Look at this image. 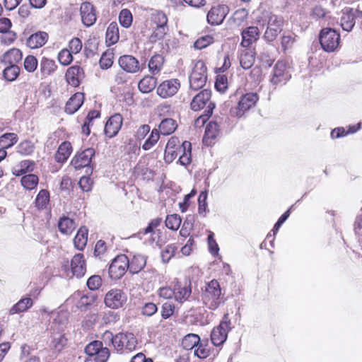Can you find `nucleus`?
<instances>
[{"mask_svg":"<svg viewBox=\"0 0 362 362\" xmlns=\"http://www.w3.org/2000/svg\"><path fill=\"white\" fill-rule=\"evenodd\" d=\"M33 305V300L30 297L22 298L9 310L10 315H14L27 311Z\"/></svg>","mask_w":362,"mask_h":362,"instance_id":"nucleus-28","label":"nucleus"},{"mask_svg":"<svg viewBox=\"0 0 362 362\" xmlns=\"http://www.w3.org/2000/svg\"><path fill=\"white\" fill-rule=\"evenodd\" d=\"M118 64L123 71L129 74H136L141 70L139 60L132 55L125 54L119 57Z\"/></svg>","mask_w":362,"mask_h":362,"instance_id":"nucleus-16","label":"nucleus"},{"mask_svg":"<svg viewBox=\"0 0 362 362\" xmlns=\"http://www.w3.org/2000/svg\"><path fill=\"white\" fill-rule=\"evenodd\" d=\"M229 13V8L225 4L213 6L207 14V21L211 25L221 24Z\"/></svg>","mask_w":362,"mask_h":362,"instance_id":"nucleus-13","label":"nucleus"},{"mask_svg":"<svg viewBox=\"0 0 362 362\" xmlns=\"http://www.w3.org/2000/svg\"><path fill=\"white\" fill-rule=\"evenodd\" d=\"M177 122L172 118L163 119L159 126L158 131L162 135H170L173 134L177 129Z\"/></svg>","mask_w":362,"mask_h":362,"instance_id":"nucleus-31","label":"nucleus"},{"mask_svg":"<svg viewBox=\"0 0 362 362\" xmlns=\"http://www.w3.org/2000/svg\"><path fill=\"white\" fill-rule=\"evenodd\" d=\"M283 25V17L270 13L268 16L267 28L264 34V39L268 42H273L281 32Z\"/></svg>","mask_w":362,"mask_h":362,"instance_id":"nucleus-8","label":"nucleus"},{"mask_svg":"<svg viewBox=\"0 0 362 362\" xmlns=\"http://www.w3.org/2000/svg\"><path fill=\"white\" fill-rule=\"evenodd\" d=\"M35 163L30 160H24L13 168L12 173L16 176L33 171Z\"/></svg>","mask_w":362,"mask_h":362,"instance_id":"nucleus-30","label":"nucleus"},{"mask_svg":"<svg viewBox=\"0 0 362 362\" xmlns=\"http://www.w3.org/2000/svg\"><path fill=\"white\" fill-rule=\"evenodd\" d=\"M295 41L296 40L293 35H284L281 39V45L283 50L285 52L287 49H291Z\"/></svg>","mask_w":362,"mask_h":362,"instance_id":"nucleus-62","label":"nucleus"},{"mask_svg":"<svg viewBox=\"0 0 362 362\" xmlns=\"http://www.w3.org/2000/svg\"><path fill=\"white\" fill-rule=\"evenodd\" d=\"M177 153L179 156V163L182 165L187 166L192 162V144L189 141H185L178 147Z\"/></svg>","mask_w":362,"mask_h":362,"instance_id":"nucleus-25","label":"nucleus"},{"mask_svg":"<svg viewBox=\"0 0 362 362\" xmlns=\"http://www.w3.org/2000/svg\"><path fill=\"white\" fill-rule=\"evenodd\" d=\"M151 21L156 25H167L168 18L166 15L160 11H154L151 15Z\"/></svg>","mask_w":362,"mask_h":362,"instance_id":"nucleus-52","label":"nucleus"},{"mask_svg":"<svg viewBox=\"0 0 362 362\" xmlns=\"http://www.w3.org/2000/svg\"><path fill=\"white\" fill-rule=\"evenodd\" d=\"M88 231L85 226L81 227L78 229L74 239V246L77 250H83L86 247L88 241Z\"/></svg>","mask_w":362,"mask_h":362,"instance_id":"nucleus-34","label":"nucleus"},{"mask_svg":"<svg viewBox=\"0 0 362 362\" xmlns=\"http://www.w3.org/2000/svg\"><path fill=\"white\" fill-rule=\"evenodd\" d=\"M129 259L124 255H118L116 257L109 267V275L112 279L121 278L128 269Z\"/></svg>","mask_w":362,"mask_h":362,"instance_id":"nucleus-11","label":"nucleus"},{"mask_svg":"<svg viewBox=\"0 0 362 362\" xmlns=\"http://www.w3.org/2000/svg\"><path fill=\"white\" fill-rule=\"evenodd\" d=\"M80 14L83 24L86 27L92 26L96 21L95 10L90 2H83L80 7Z\"/></svg>","mask_w":362,"mask_h":362,"instance_id":"nucleus-17","label":"nucleus"},{"mask_svg":"<svg viewBox=\"0 0 362 362\" xmlns=\"http://www.w3.org/2000/svg\"><path fill=\"white\" fill-rule=\"evenodd\" d=\"M22 57L23 54L21 50L16 48H13L2 55L1 62L6 66H17V64L22 59Z\"/></svg>","mask_w":362,"mask_h":362,"instance_id":"nucleus-26","label":"nucleus"},{"mask_svg":"<svg viewBox=\"0 0 362 362\" xmlns=\"http://www.w3.org/2000/svg\"><path fill=\"white\" fill-rule=\"evenodd\" d=\"M123 118L120 114L111 116L105 124V134L107 136L112 138L117 134L122 125Z\"/></svg>","mask_w":362,"mask_h":362,"instance_id":"nucleus-19","label":"nucleus"},{"mask_svg":"<svg viewBox=\"0 0 362 362\" xmlns=\"http://www.w3.org/2000/svg\"><path fill=\"white\" fill-rule=\"evenodd\" d=\"M260 36V32L257 26H249L243 29L241 32V46L248 47L252 44L256 42Z\"/></svg>","mask_w":362,"mask_h":362,"instance_id":"nucleus-20","label":"nucleus"},{"mask_svg":"<svg viewBox=\"0 0 362 362\" xmlns=\"http://www.w3.org/2000/svg\"><path fill=\"white\" fill-rule=\"evenodd\" d=\"M208 194L206 191H203L199 194L198 198V212L200 215L206 216L207 211V199Z\"/></svg>","mask_w":362,"mask_h":362,"instance_id":"nucleus-53","label":"nucleus"},{"mask_svg":"<svg viewBox=\"0 0 362 362\" xmlns=\"http://www.w3.org/2000/svg\"><path fill=\"white\" fill-rule=\"evenodd\" d=\"M35 204L40 210L47 209L49 204V192L46 189H41L35 198Z\"/></svg>","mask_w":362,"mask_h":362,"instance_id":"nucleus-39","label":"nucleus"},{"mask_svg":"<svg viewBox=\"0 0 362 362\" xmlns=\"http://www.w3.org/2000/svg\"><path fill=\"white\" fill-rule=\"evenodd\" d=\"M203 304L209 310H215L223 303V295L219 282L212 279L206 284L201 295Z\"/></svg>","mask_w":362,"mask_h":362,"instance_id":"nucleus-1","label":"nucleus"},{"mask_svg":"<svg viewBox=\"0 0 362 362\" xmlns=\"http://www.w3.org/2000/svg\"><path fill=\"white\" fill-rule=\"evenodd\" d=\"M209 109H206L204 112V114L200 115L194 122V125L197 127H202L206 122L209 119V117L212 115L213 110L215 107V105H210Z\"/></svg>","mask_w":362,"mask_h":362,"instance_id":"nucleus-54","label":"nucleus"},{"mask_svg":"<svg viewBox=\"0 0 362 362\" xmlns=\"http://www.w3.org/2000/svg\"><path fill=\"white\" fill-rule=\"evenodd\" d=\"M83 77V70L79 66H72L69 67L66 73L67 83L74 87L79 86Z\"/></svg>","mask_w":362,"mask_h":362,"instance_id":"nucleus-23","label":"nucleus"},{"mask_svg":"<svg viewBox=\"0 0 362 362\" xmlns=\"http://www.w3.org/2000/svg\"><path fill=\"white\" fill-rule=\"evenodd\" d=\"M20 69L18 66L7 65L4 69L3 75L6 80L13 81L18 76Z\"/></svg>","mask_w":362,"mask_h":362,"instance_id":"nucleus-47","label":"nucleus"},{"mask_svg":"<svg viewBox=\"0 0 362 362\" xmlns=\"http://www.w3.org/2000/svg\"><path fill=\"white\" fill-rule=\"evenodd\" d=\"M18 141V136L14 133H6L0 137V145L4 148H8Z\"/></svg>","mask_w":362,"mask_h":362,"instance_id":"nucleus-45","label":"nucleus"},{"mask_svg":"<svg viewBox=\"0 0 362 362\" xmlns=\"http://www.w3.org/2000/svg\"><path fill=\"white\" fill-rule=\"evenodd\" d=\"M37 183L38 177L34 174H28L21 178V185L27 189H34Z\"/></svg>","mask_w":362,"mask_h":362,"instance_id":"nucleus-48","label":"nucleus"},{"mask_svg":"<svg viewBox=\"0 0 362 362\" xmlns=\"http://www.w3.org/2000/svg\"><path fill=\"white\" fill-rule=\"evenodd\" d=\"M181 224V218L177 214L168 215L165 219V226L168 228L177 230Z\"/></svg>","mask_w":362,"mask_h":362,"instance_id":"nucleus-51","label":"nucleus"},{"mask_svg":"<svg viewBox=\"0 0 362 362\" xmlns=\"http://www.w3.org/2000/svg\"><path fill=\"white\" fill-rule=\"evenodd\" d=\"M72 53L68 49H63L58 54V60L62 65H69L73 60Z\"/></svg>","mask_w":362,"mask_h":362,"instance_id":"nucleus-57","label":"nucleus"},{"mask_svg":"<svg viewBox=\"0 0 362 362\" xmlns=\"http://www.w3.org/2000/svg\"><path fill=\"white\" fill-rule=\"evenodd\" d=\"M35 149L34 144L28 140L21 141L17 146V152L23 156H29Z\"/></svg>","mask_w":362,"mask_h":362,"instance_id":"nucleus-49","label":"nucleus"},{"mask_svg":"<svg viewBox=\"0 0 362 362\" xmlns=\"http://www.w3.org/2000/svg\"><path fill=\"white\" fill-rule=\"evenodd\" d=\"M84 101V95L83 93L78 92L74 94L66 102L64 110L69 115L74 114L83 105Z\"/></svg>","mask_w":362,"mask_h":362,"instance_id":"nucleus-24","label":"nucleus"},{"mask_svg":"<svg viewBox=\"0 0 362 362\" xmlns=\"http://www.w3.org/2000/svg\"><path fill=\"white\" fill-rule=\"evenodd\" d=\"M220 131L219 124L217 122H210L206 127L204 140L214 139L218 136Z\"/></svg>","mask_w":362,"mask_h":362,"instance_id":"nucleus-43","label":"nucleus"},{"mask_svg":"<svg viewBox=\"0 0 362 362\" xmlns=\"http://www.w3.org/2000/svg\"><path fill=\"white\" fill-rule=\"evenodd\" d=\"M199 342L200 338L197 334H189L183 338L182 346L186 350H192L195 349Z\"/></svg>","mask_w":362,"mask_h":362,"instance_id":"nucleus-41","label":"nucleus"},{"mask_svg":"<svg viewBox=\"0 0 362 362\" xmlns=\"http://www.w3.org/2000/svg\"><path fill=\"white\" fill-rule=\"evenodd\" d=\"M114 53L112 51L107 50L103 53L99 65L102 69H107L110 68L113 64Z\"/></svg>","mask_w":362,"mask_h":362,"instance_id":"nucleus-46","label":"nucleus"},{"mask_svg":"<svg viewBox=\"0 0 362 362\" xmlns=\"http://www.w3.org/2000/svg\"><path fill=\"white\" fill-rule=\"evenodd\" d=\"M173 292L175 293L173 296L175 300L182 303L189 298L192 293L191 285L177 281L174 282Z\"/></svg>","mask_w":362,"mask_h":362,"instance_id":"nucleus-21","label":"nucleus"},{"mask_svg":"<svg viewBox=\"0 0 362 362\" xmlns=\"http://www.w3.org/2000/svg\"><path fill=\"white\" fill-rule=\"evenodd\" d=\"M124 150L128 154L137 156L140 152V144L133 139H129L125 145Z\"/></svg>","mask_w":362,"mask_h":362,"instance_id":"nucleus-56","label":"nucleus"},{"mask_svg":"<svg viewBox=\"0 0 362 362\" xmlns=\"http://www.w3.org/2000/svg\"><path fill=\"white\" fill-rule=\"evenodd\" d=\"M156 78L153 76H146L139 82L138 88L141 92L148 93L156 88Z\"/></svg>","mask_w":362,"mask_h":362,"instance_id":"nucleus-33","label":"nucleus"},{"mask_svg":"<svg viewBox=\"0 0 362 362\" xmlns=\"http://www.w3.org/2000/svg\"><path fill=\"white\" fill-rule=\"evenodd\" d=\"M214 42V37L211 35H205L197 39L194 43V47L202 49Z\"/></svg>","mask_w":362,"mask_h":362,"instance_id":"nucleus-55","label":"nucleus"},{"mask_svg":"<svg viewBox=\"0 0 362 362\" xmlns=\"http://www.w3.org/2000/svg\"><path fill=\"white\" fill-rule=\"evenodd\" d=\"M127 297L126 293L121 289L112 288L105 296V305L111 309H119L126 303Z\"/></svg>","mask_w":362,"mask_h":362,"instance_id":"nucleus-9","label":"nucleus"},{"mask_svg":"<svg viewBox=\"0 0 362 362\" xmlns=\"http://www.w3.org/2000/svg\"><path fill=\"white\" fill-rule=\"evenodd\" d=\"M48 35L45 32H37L31 35L27 40L26 45L31 49L42 47L47 41Z\"/></svg>","mask_w":362,"mask_h":362,"instance_id":"nucleus-27","label":"nucleus"},{"mask_svg":"<svg viewBox=\"0 0 362 362\" xmlns=\"http://www.w3.org/2000/svg\"><path fill=\"white\" fill-rule=\"evenodd\" d=\"M356 18H362V11L352 8H345L341 11L340 25L344 31L350 32L355 23Z\"/></svg>","mask_w":362,"mask_h":362,"instance_id":"nucleus-10","label":"nucleus"},{"mask_svg":"<svg viewBox=\"0 0 362 362\" xmlns=\"http://www.w3.org/2000/svg\"><path fill=\"white\" fill-rule=\"evenodd\" d=\"M168 30V28L167 25H156V28L150 37L151 41L156 42L158 40L162 39Z\"/></svg>","mask_w":362,"mask_h":362,"instance_id":"nucleus-60","label":"nucleus"},{"mask_svg":"<svg viewBox=\"0 0 362 362\" xmlns=\"http://www.w3.org/2000/svg\"><path fill=\"white\" fill-rule=\"evenodd\" d=\"M161 222L162 219L160 218H156L151 220L148 226L144 230V231H140L139 233V235H146L148 233L155 234L153 229L158 227L161 223Z\"/></svg>","mask_w":362,"mask_h":362,"instance_id":"nucleus-63","label":"nucleus"},{"mask_svg":"<svg viewBox=\"0 0 362 362\" xmlns=\"http://www.w3.org/2000/svg\"><path fill=\"white\" fill-rule=\"evenodd\" d=\"M206 67L205 63L199 60L195 62L192 73L189 76L190 88L197 90L203 88L206 82Z\"/></svg>","mask_w":362,"mask_h":362,"instance_id":"nucleus-6","label":"nucleus"},{"mask_svg":"<svg viewBox=\"0 0 362 362\" xmlns=\"http://www.w3.org/2000/svg\"><path fill=\"white\" fill-rule=\"evenodd\" d=\"M177 247L173 244L168 245L161 252L163 262H168L174 256Z\"/></svg>","mask_w":362,"mask_h":362,"instance_id":"nucleus-59","label":"nucleus"},{"mask_svg":"<svg viewBox=\"0 0 362 362\" xmlns=\"http://www.w3.org/2000/svg\"><path fill=\"white\" fill-rule=\"evenodd\" d=\"M180 88V81L177 78L162 82L157 88V93L163 98L171 97L177 93Z\"/></svg>","mask_w":362,"mask_h":362,"instance_id":"nucleus-15","label":"nucleus"},{"mask_svg":"<svg viewBox=\"0 0 362 362\" xmlns=\"http://www.w3.org/2000/svg\"><path fill=\"white\" fill-rule=\"evenodd\" d=\"M107 334L110 338L112 344L117 352L132 351L136 346L137 340L133 333L120 332L114 337L112 333H107Z\"/></svg>","mask_w":362,"mask_h":362,"instance_id":"nucleus-3","label":"nucleus"},{"mask_svg":"<svg viewBox=\"0 0 362 362\" xmlns=\"http://www.w3.org/2000/svg\"><path fill=\"white\" fill-rule=\"evenodd\" d=\"M71 153V145L69 141L63 142L58 148L55 154V160L58 163L65 162Z\"/></svg>","mask_w":362,"mask_h":362,"instance_id":"nucleus-37","label":"nucleus"},{"mask_svg":"<svg viewBox=\"0 0 362 362\" xmlns=\"http://www.w3.org/2000/svg\"><path fill=\"white\" fill-rule=\"evenodd\" d=\"M146 264V257L142 255H136L129 260L128 269L132 274L139 273Z\"/></svg>","mask_w":362,"mask_h":362,"instance_id":"nucleus-29","label":"nucleus"},{"mask_svg":"<svg viewBox=\"0 0 362 362\" xmlns=\"http://www.w3.org/2000/svg\"><path fill=\"white\" fill-rule=\"evenodd\" d=\"M71 269L73 274L77 278L84 276L86 272V267L83 254L78 253L74 256L71 261Z\"/></svg>","mask_w":362,"mask_h":362,"instance_id":"nucleus-22","label":"nucleus"},{"mask_svg":"<svg viewBox=\"0 0 362 362\" xmlns=\"http://www.w3.org/2000/svg\"><path fill=\"white\" fill-rule=\"evenodd\" d=\"M102 279L99 275H93L87 280V286L91 291H96L102 286Z\"/></svg>","mask_w":362,"mask_h":362,"instance_id":"nucleus-58","label":"nucleus"},{"mask_svg":"<svg viewBox=\"0 0 362 362\" xmlns=\"http://www.w3.org/2000/svg\"><path fill=\"white\" fill-rule=\"evenodd\" d=\"M76 227V225L74 221L67 216H62L59 220L58 228L59 231L63 234H71Z\"/></svg>","mask_w":362,"mask_h":362,"instance_id":"nucleus-35","label":"nucleus"},{"mask_svg":"<svg viewBox=\"0 0 362 362\" xmlns=\"http://www.w3.org/2000/svg\"><path fill=\"white\" fill-rule=\"evenodd\" d=\"M211 96V90L208 89L202 90L193 98L190 104L191 109L194 111H199L205 107H206V109H209L210 105H215L210 100Z\"/></svg>","mask_w":362,"mask_h":362,"instance_id":"nucleus-14","label":"nucleus"},{"mask_svg":"<svg viewBox=\"0 0 362 362\" xmlns=\"http://www.w3.org/2000/svg\"><path fill=\"white\" fill-rule=\"evenodd\" d=\"M160 134H161L158 129L156 128H154L152 129L150 136L145 141L142 146V148L144 151H148L151 149L155 144L158 142V141L160 139Z\"/></svg>","mask_w":362,"mask_h":362,"instance_id":"nucleus-44","label":"nucleus"},{"mask_svg":"<svg viewBox=\"0 0 362 362\" xmlns=\"http://www.w3.org/2000/svg\"><path fill=\"white\" fill-rule=\"evenodd\" d=\"M82 46L81 40L78 37H74L69 41L68 49L72 54H76L81 52Z\"/></svg>","mask_w":362,"mask_h":362,"instance_id":"nucleus-64","label":"nucleus"},{"mask_svg":"<svg viewBox=\"0 0 362 362\" xmlns=\"http://www.w3.org/2000/svg\"><path fill=\"white\" fill-rule=\"evenodd\" d=\"M37 67V60L33 55H28L24 60V68L28 72H33Z\"/></svg>","mask_w":362,"mask_h":362,"instance_id":"nucleus-61","label":"nucleus"},{"mask_svg":"<svg viewBox=\"0 0 362 362\" xmlns=\"http://www.w3.org/2000/svg\"><path fill=\"white\" fill-rule=\"evenodd\" d=\"M133 21L132 15L129 10L122 9L119 15V21L124 28H129Z\"/></svg>","mask_w":362,"mask_h":362,"instance_id":"nucleus-50","label":"nucleus"},{"mask_svg":"<svg viewBox=\"0 0 362 362\" xmlns=\"http://www.w3.org/2000/svg\"><path fill=\"white\" fill-rule=\"evenodd\" d=\"M232 329L231 322L228 313L225 314L219 325L211 333V340L214 346H221L226 341L228 332Z\"/></svg>","mask_w":362,"mask_h":362,"instance_id":"nucleus-4","label":"nucleus"},{"mask_svg":"<svg viewBox=\"0 0 362 362\" xmlns=\"http://www.w3.org/2000/svg\"><path fill=\"white\" fill-rule=\"evenodd\" d=\"M57 66L55 62L47 57H42L40 63V70L42 76L46 77L53 74Z\"/></svg>","mask_w":362,"mask_h":362,"instance_id":"nucleus-36","label":"nucleus"},{"mask_svg":"<svg viewBox=\"0 0 362 362\" xmlns=\"http://www.w3.org/2000/svg\"><path fill=\"white\" fill-rule=\"evenodd\" d=\"M164 57L158 54H154L150 59L148 66L149 71L153 76L158 74L163 66Z\"/></svg>","mask_w":362,"mask_h":362,"instance_id":"nucleus-32","label":"nucleus"},{"mask_svg":"<svg viewBox=\"0 0 362 362\" xmlns=\"http://www.w3.org/2000/svg\"><path fill=\"white\" fill-rule=\"evenodd\" d=\"M291 78V67L284 60L276 62L270 75L269 83L274 89L286 85Z\"/></svg>","mask_w":362,"mask_h":362,"instance_id":"nucleus-2","label":"nucleus"},{"mask_svg":"<svg viewBox=\"0 0 362 362\" xmlns=\"http://www.w3.org/2000/svg\"><path fill=\"white\" fill-rule=\"evenodd\" d=\"M95 154L93 148H86L81 153L76 154L71 160V165L76 169H81L88 166L91 159Z\"/></svg>","mask_w":362,"mask_h":362,"instance_id":"nucleus-18","label":"nucleus"},{"mask_svg":"<svg viewBox=\"0 0 362 362\" xmlns=\"http://www.w3.org/2000/svg\"><path fill=\"white\" fill-rule=\"evenodd\" d=\"M319 40L324 51L332 52L339 45L340 35L334 29L325 28L321 30L319 35Z\"/></svg>","mask_w":362,"mask_h":362,"instance_id":"nucleus-5","label":"nucleus"},{"mask_svg":"<svg viewBox=\"0 0 362 362\" xmlns=\"http://www.w3.org/2000/svg\"><path fill=\"white\" fill-rule=\"evenodd\" d=\"M119 38V27L116 22H112L107 27L106 31V42L112 45L117 42Z\"/></svg>","mask_w":362,"mask_h":362,"instance_id":"nucleus-38","label":"nucleus"},{"mask_svg":"<svg viewBox=\"0 0 362 362\" xmlns=\"http://www.w3.org/2000/svg\"><path fill=\"white\" fill-rule=\"evenodd\" d=\"M255 57L250 50L243 51L240 57V64L243 69H250L255 63Z\"/></svg>","mask_w":362,"mask_h":362,"instance_id":"nucleus-40","label":"nucleus"},{"mask_svg":"<svg viewBox=\"0 0 362 362\" xmlns=\"http://www.w3.org/2000/svg\"><path fill=\"white\" fill-rule=\"evenodd\" d=\"M259 100V96L255 93H248L243 95L238 105L230 110V115L236 117H242L245 113L254 107Z\"/></svg>","mask_w":362,"mask_h":362,"instance_id":"nucleus-7","label":"nucleus"},{"mask_svg":"<svg viewBox=\"0 0 362 362\" xmlns=\"http://www.w3.org/2000/svg\"><path fill=\"white\" fill-rule=\"evenodd\" d=\"M85 352L88 357L96 358L98 362H107L110 357V351L107 348L103 346L100 341H93L88 344Z\"/></svg>","mask_w":362,"mask_h":362,"instance_id":"nucleus-12","label":"nucleus"},{"mask_svg":"<svg viewBox=\"0 0 362 362\" xmlns=\"http://www.w3.org/2000/svg\"><path fill=\"white\" fill-rule=\"evenodd\" d=\"M39 312L42 315H47L48 316H49V320L51 318H54V322L56 323L64 324L66 320V317L64 313H59L51 311L44 306L40 308Z\"/></svg>","mask_w":362,"mask_h":362,"instance_id":"nucleus-42","label":"nucleus"}]
</instances>
